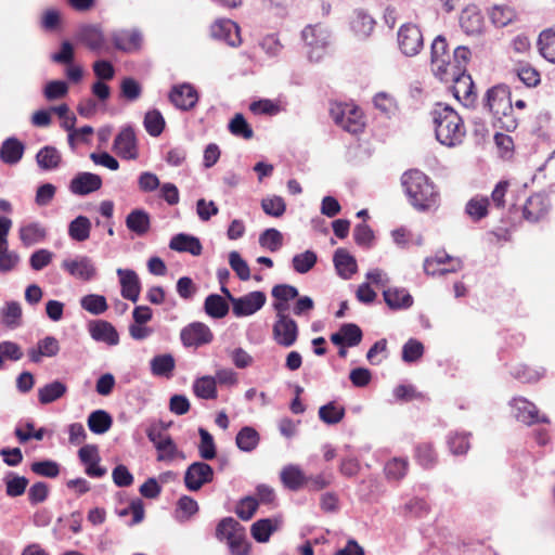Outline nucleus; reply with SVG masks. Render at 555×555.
I'll return each mask as SVG.
<instances>
[{
  "instance_id": "1",
  "label": "nucleus",
  "mask_w": 555,
  "mask_h": 555,
  "mask_svg": "<svg viewBox=\"0 0 555 555\" xmlns=\"http://www.w3.org/2000/svg\"><path fill=\"white\" fill-rule=\"evenodd\" d=\"M402 186L411 205L425 211L438 206L439 193L430 179L420 170H409L401 178Z\"/></svg>"
},
{
  "instance_id": "2",
  "label": "nucleus",
  "mask_w": 555,
  "mask_h": 555,
  "mask_svg": "<svg viewBox=\"0 0 555 555\" xmlns=\"http://www.w3.org/2000/svg\"><path fill=\"white\" fill-rule=\"evenodd\" d=\"M435 125L436 139L446 146H455L462 143L466 129L462 117L453 107L437 103L431 112Z\"/></svg>"
},
{
  "instance_id": "3",
  "label": "nucleus",
  "mask_w": 555,
  "mask_h": 555,
  "mask_svg": "<svg viewBox=\"0 0 555 555\" xmlns=\"http://www.w3.org/2000/svg\"><path fill=\"white\" fill-rule=\"evenodd\" d=\"M301 38L309 60L312 62L322 60L331 42L330 30L321 24L308 25L302 29Z\"/></svg>"
},
{
  "instance_id": "4",
  "label": "nucleus",
  "mask_w": 555,
  "mask_h": 555,
  "mask_svg": "<svg viewBox=\"0 0 555 555\" xmlns=\"http://www.w3.org/2000/svg\"><path fill=\"white\" fill-rule=\"evenodd\" d=\"M330 115L334 122L350 133H359L364 127V119L361 109L350 103H332Z\"/></svg>"
},
{
  "instance_id": "5",
  "label": "nucleus",
  "mask_w": 555,
  "mask_h": 555,
  "mask_svg": "<svg viewBox=\"0 0 555 555\" xmlns=\"http://www.w3.org/2000/svg\"><path fill=\"white\" fill-rule=\"evenodd\" d=\"M297 322L288 312H275V321L272 327L273 339L282 347H292L298 338Z\"/></svg>"
},
{
  "instance_id": "6",
  "label": "nucleus",
  "mask_w": 555,
  "mask_h": 555,
  "mask_svg": "<svg viewBox=\"0 0 555 555\" xmlns=\"http://www.w3.org/2000/svg\"><path fill=\"white\" fill-rule=\"evenodd\" d=\"M444 82H453L454 96L464 103L465 106H470L476 100L474 92V81L466 72H447L446 78H439Z\"/></svg>"
},
{
  "instance_id": "7",
  "label": "nucleus",
  "mask_w": 555,
  "mask_h": 555,
  "mask_svg": "<svg viewBox=\"0 0 555 555\" xmlns=\"http://www.w3.org/2000/svg\"><path fill=\"white\" fill-rule=\"evenodd\" d=\"M398 46L405 56H415L424 46L423 34L417 25L403 24L398 30Z\"/></svg>"
},
{
  "instance_id": "8",
  "label": "nucleus",
  "mask_w": 555,
  "mask_h": 555,
  "mask_svg": "<svg viewBox=\"0 0 555 555\" xmlns=\"http://www.w3.org/2000/svg\"><path fill=\"white\" fill-rule=\"evenodd\" d=\"M431 70L437 78H446L450 66L448 43L443 36H437L430 47Z\"/></svg>"
},
{
  "instance_id": "9",
  "label": "nucleus",
  "mask_w": 555,
  "mask_h": 555,
  "mask_svg": "<svg viewBox=\"0 0 555 555\" xmlns=\"http://www.w3.org/2000/svg\"><path fill=\"white\" fill-rule=\"evenodd\" d=\"M214 469L205 462H194L185 470L184 485L190 491H198L204 485L212 481Z\"/></svg>"
},
{
  "instance_id": "10",
  "label": "nucleus",
  "mask_w": 555,
  "mask_h": 555,
  "mask_svg": "<svg viewBox=\"0 0 555 555\" xmlns=\"http://www.w3.org/2000/svg\"><path fill=\"white\" fill-rule=\"evenodd\" d=\"M485 106L492 113L493 117L505 115L506 112H513V105L509 92L504 86H495L486 93Z\"/></svg>"
},
{
  "instance_id": "11",
  "label": "nucleus",
  "mask_w": 555,
  "mask_h": 555,
  "mask_svg": "<svg viewBox=\"0 0 555 555\" xmlns=\"http://www.w3.org/2000/svg\"><path fill=\"white\" fill-rule=\"evenodd\" d=\"M170 103L178 109L188 112L198 102V92L188 82L172 86L168 94Z\"/></svg>"
},
{
  "instance_id": "12",
  "label": "nucleus",
  "mask_w": 555,
  "mask_h": 555,
  "mask_svg": "<svg viewBox=\"0 0 555 555\" xmlns=\"http://www.w3.org/2000/svg\"><path fill=\"white\" fill-rule=\"evenodd\" d=\"M266 301L267 297L263 292H250L233 300V314L237 318L251 315L259 311L264 306Z\"/></svg>"
},
{
  "instance_id": "13",
  "label": "nucleus",
  "mask_w": 555,
  "mask_h": 555,
  "mask_svg": "<svg viewBox=\"0 0 555 555\" xmlns=\"http://www.w3.org/2000/svg\"><path fill=\"white\" fill-rule=\"evenodd\" d=\"M113 150L125 159H135L138 157L137 137L131 126H126L119 131L114 140Z\"/></svg>"
},
{
  "instance_id": "14",
  "label": "nucleus",
  "mask_w": 555,
  "mask_h": 555,
  "mask_svg": "<svg viewBox=\"0 0 555 555\" xmlns=\"http://www.w3.org/2000/svg\"><path fill=\"white\" fill-rule=\"evenodd\" d=\"M61 267L72 276L82 281H90L96 274V268L93 261L87 256H77L73 259H64Z\"/></svg>"
},
{
  "instance_id": "15",
  "label": "nucleus",
  "mask_w": 555,
  "mask_h": 555,
  "mask_svg": "<svg viewBox=\"0 0 555 555\" xmlns=\"http://www.w3.org/2000/svg\"><path fill=\"white\" fill-rule=\"evenodd\" d=\"M180 338L185 347H199L212 340L210 328L201 322H194L182 328Z\"/></svg>"
},
{
  "instance_id": "16",
  "label": "nucleus",
  "mask_w": 555,
  "mask_h": 555,
  "mask_svg": "<svg viewBox=\"0 0 555 555\" xmlns=\"http://www.w3.org/2000/svg\"><path fill=\"white\" fill-rule=\"evenodd\" d=\"M101 186L100 176L92 172H79L72 179L69 191L75 195L85 196L100 190Z\"/></svg>"
},
{
  "instance_id": "17",
  "label": "nucleus",
  "mask_w": 555,
  "mask_h": 555,
  "mask_svg": "<svg viewBox=\"0 0 555 555\" xmlns=\"http://www.w3.org/2000/svg\"><path fill=\"white\" fill-rule=\"evenodd\" d=\"M90 336L95 341L116 346L119 343V335L116 328L105 320H94L88 324Z\"/></svg>"
},
{
  "instance_id": "18",
  "label": "nucleus",
  "mask_w": 555,
  "mask_h": 555,
  "mask_svg": "<svg viewBox=\"0 0 555 555\" xmlns=\"http://www.w3.org/2000/svg\"><path fill=\"white\" fill-rule=\"evenodd\" d=\"M121 286V296L132 302L139 300L141 284L138 274L131 269H117Z\"/></svg>"
},
{
  "instance_id": "19",
  "label": "nucleus",
  "mask_w": 555,
  "mask_h": 555,
  "mask_svg": "<svg viewBox=\"0 0 555 555\" xmlns=\"http://www.w3.org/2000/svg\"><path fill=\"white\" fill-rule=\"evenodd\" d=\"M363 337L362 330L354 323H345L339 331L331 335V341L336 346L356 347Z\"/></svg>"
},
{
  "instance_id": "20",
  "label": "nucleus",
  "mask_w": 555,
  "mask_h": 555,
  "mask_svg": "<svg viewBox=\"0 0 555 555\" xmlns=\"http://www.w3.org/2000/svg\"><path fill=\"white\" fill-rule=\"evenodd\" d=\"M76 39L86 44L91 51L99 52L104 49L105 38L98 25H83L79 27Z\"/></svg>"
},
{
  "instance_id": "21",
  "label": "nucleus",
  "mask_w": 555,
  "mask_h": 555,
  "mask_svg": "<svg viewBox=\"0 0 555 555\" xmlns=\"http://www.w3.org/2000/svg\"><path fill=\"white\" fill-rule=\"evenodd\" d=\"M271 295L274 298L272 308L275 312H288L289 301L299 296L298 289L289 284H278L273 286Z\"/></svg>"
},
{
  "instance_id": "22",
  "label": "nucleus",
  "mask_w": 555,
  "mask_h": 555,
  "mask_svg": "<svg viewBox=\"0 0 555 555\" xmlns=\"http://www.w3.org/2000/svg\"><path fill=\"white\" fill-rule=\"evenodd\" d=\"M112 41L117 50L130 52L137 50L141 46L142 36L140 31L133 30H116L112 34Z\"/></svg>"
},
{
  "instance_id": "23",
  "label": "nucleus",
  "mask_w": 555,
  "mask_h": 555,
  "mask_svg": "<svg viewBox=\"0 0 555 555\" xmlns=\"http://www.w3.org/2000/svg\"><path fill=\"white\" fill-rule=\"evenodd\" d=\"M513 405L517 410L516 417L522 423H548L547 417L544 415L540 417L537 406L527 399H514Z\"/></svg>"
},
{
  "instance_id": "24",
  "label": "nucleus",
  "mask_w": 555,
  "mask_h": 555,
  "mask_svg": "<svg viewBox=\"0 0 555 555\" xmlns=\"http://www.w3.org/2000/svg\"><path fill=\"white\" fill-rule=\"evenodd\" d=\"M169 248L179 253H190L193 256H199L203 250L199 240L185 233L175 235L169 242Z\"/></svg>"
},
{
  "instance_id": "25",
  "label": "nucleus",
  "mask_w": 555,
  "mask_h": 555,
  "mask_svg": "<svg viewBox=\"0 0 555 555\" xmlns=\"http://www.w3.org/2000/svg\"><path fill=\"white\" fill-rule=\"evenodd\" d=\"M126 227L138 236H144L151 228L150 215L140 208L131 210L126 217Z\"/></svg>"
},
{
  "instance_id": "26",
  "label": "nucleus",
  "mask_w": 555,
  "mask_h": 555,
  "mask_svg": "<svg viewBox=\"0 0 555 555\" xmlns=\"http://www.w3.org/2000/svg\"><path fill=\"white\" fill-rule=\"evenodd\" d=\"M24 144L16 138L5 139L0 147V159L7 165H16L23 157Z\"/></svg>"
},
{
  "instance_id": "27",
  "label": "nucleus",
  "mask_w": 555,
  "mask_h": 555,
  "mask_svg": "<svg viewBox=\"0 0 555 555\" xmlns=\"http://www.w3.org/2000/svg\"><path fill=\"white\" fill-rule=\"evenodd\" d=\"M460 25L467 35H477L482 30L483 17L476 7H468L461 13Z\"/></svg>"
},
{
  "instance_id": "28",
  "label": "nucleus",
  "mask_w": 555,
  "mask_h": 555,
  "mask_svg": "<svg viewBox=\"0 0 555 555\" xmlns=\"http://www.w3.org/2000/svg\"><path fill=\"white\" fill-rule=\"evenodd\" d=\"M383 296L390 309H406L413 305V298L405 288H387L383 292Z\"/></svg>"
},
{
  "instance_id": "29",
  "label": "nucleus",
  "mask_w": 555,
  "mask_h": 555,
  "mask_svg": "<svg viewBox=\"0 0 555 555\" xmlns=\"http://www.w3.org/2000/svg\"><path fill=\"white\" fill-rule=\"evenodd\" d=\"M333 261L337 273L343 279H349L357 271L356 259L344 248H338L334 253Z\"/></svg>"
},
{
  "instance_id": "30",
  "label": "nucleus",
  "mask_w": 555,
  "mask_h": 555,
  "mask_svg": "<svg viewBox=\"0 0 555 555\" xmlns=\"http://www.w3.org/2000/svg\"><path fill=\"white\" fill-rule=\"evenodd\" d=\"M375 26L374 18L363 10H356L351 18V29L359 38H366Z\"/></svg>"
},
{
  "instance_id": "31",
  "label": "nucleus",
  "mask_w": 555,
  "mask_h": 555,
  "mask_svg": "<svg viewBox=\"0 0 555 555\" xmlns=\"http://www.w3.org/2000/svg\"><path fill=\"white\" fill-rule=\"evenodd\" d=\"M46 235L47 231L39 222H30L20 229V240L26 247L43 241Z\"/></svg>"
},
{
  "instance_id": "32",
  "label": "nucleus",
  "mask_w": 555,
  "mask_h": 555,
  "mask_svg": "<svg viewBox=\"0 0 555 555\" xmlns=\"http://www.w3.org/2000/svg\"><path fill=\"white\" fill-rule=\"evenodd\" d=\"M546 212L547 204L541 195L530 196L524 206V217L531 222L539 221Z\"/></svg>"
},
{
  "instance_id": "33",
  "label": "nucleus",
  "mask_w": 555,
  "mask_h": 555,
  "mask_svg": "<svg viewBox=\"0 0 555 555\" xmlns=\"http://www.w3.org/2000/svg\"><path fill=\"white\" fill-rule=\"evenodd\" d=\"M67 391V386L61 380H54L38 389V400L41 404L52 403L62 398Z\"/></svg>"
},
{
  "instance_id": "34",
  "label": "nucleus",
  "mask_w": 555,
  "mask_h": 555,
  "mask_svg": "<svg viewBox=\"0 0 555 555\" xmlns=\"http://www.w3.org/2000/svg\"><path fill=\"white\" fill-rule=\"evenodd\" d=\"M281 480L293 491L300 489L307 482V478L297 465L285 466L281 472Z\"/></svg>"
},
{
  "instance_id": "35",
  "label": "nucleus",
  "mask_w": 555,
  "mask_h": 555,
  "mask_svg": "<svg viewBox=\"0 0 555 555\" xmlns=\"http://www.w3.org/2000/svg\"><path fill=\"white\" fill-rule=\"evenodd\" d=\"M91 221L86 216H78L68 224V235L76 242H85L90 236Z\"/></svg>"
},
{
  "instance_id": "36",
  "label": "nucleus",
  "mask_w": 555,
  "mask_h": 555,
  "mask_svg": "<svg viewBox=\"0 0 555 555\" xmlns=\"http://www.w3.org/2000/svg\"><path fill=\"white\" fill-rule=\"evenodd\" d=\"M279 528V521L270 518L259 519L253 524L250 532L253 538L260 543L269 541L270 535Z\"/></svg>"
},
{
  "instance_id": "37",
  "label": "nucleus",
  "mask_w": 555,
  "mask_h": 555,
  "mask_svg": "<svg viewBox=\"0 0 555 555\" xmlns=\"http://www.w3.org/2000/svg\"><path fill=\"white\" fill-rule=\"evenodd\" d=\"M260 437L258 431L250 427L244 426L236 435V447L243 452H251L259 443Z\"/></svg>"
},
{
  "instance_id": "38",
  "label": "nucleus",
  "mask_w": 555,
  "mask_h": 555,
  "mask_svg": "<svg viewBox=\"0 0 555 555\" xmlns=\"http://www.w3.org/2000/svg\"><path fill=\"white\" fill-rule=\"evenodd\" d=\"M87 423L89 429L92 433L96 435H102L105 434L111 428L113 424V418L106 411L95 410L92 413H90Z\"/></svg>"
},
{
  "instance_id": "39",
  "label": "nucleus",
  "mask_w": 555,
  "mask_h": 555,
  "mask_svg": "<svg viewBox=\"0 0 555 555\" xmlns=\"http://www.w3.org/2000/svg\"><path fill=\"white\" fill-rule=\"evenodd\" d=\"M38 166L43 170L56 169L61 163V154L54 146H43L36 155Z\"/></svg>"
},
{
  "instance_id": "40",
  "label": "nucleus",
  "mask_w": 555,
  "mask_h": 555,
  "mask_svg": "<svg viewBox=\"0 0 555 555\" xmlns=\"http://www.w3.org/2000/svg\"><path fill=\"white\" fill-rule=\"evenodd\" d=\"M205 312L215 319H221L229 312V305L223 297L218 294H210L204 302Z\"/></svg>"
},
{
  "instance_id": "41",
  "label": "nucleus",
  "mask_w": 555,
  "mask_h": 555,
  "mask_svg": "<svg viewBox=\"0 0 555 555\" xmlns=\"http://www.w3.org/2000/svg\"><path fill=\"white\" fill-rule=\"evenodd\" d=\"M540 54L555 64V31L552 28L544 29L538 38Z\"/></svg>"
},
{
  "instance_id": "42",
  "label": "nucleus",
  "mask_w": 555,
  "mask_h": 555,
  "mask_svg": "<svg viewBox=\"0 0 555 555\" xmlns=\"http://www.w3.org/2000/svg\"><path fill=\"white\" fill-rule=\"evenodd\" d=\"M5 485V493L8 496L16 498L24 494L29 480L24 476H18L13 472H9L3 478Z\"/></svg>"
},
{
  "instance_id": "43",
  "label": "nucleus",
  "mask_w": 555,
  "mask_h": 555,
  "mask_svg": "<svg viewBox=\"0 0 555 555\" xmlns=\"http://www.w3.org/2000/svg\"><path fill=\"white\" fill-rule=\"evenodd\" d=\"M244 527L233 517H225L219 521L216 528V538L220 541L232 539L238 532L244 531Z\"/></svg>"
},
{
  "instance_id": "44",
  "label": "nucleus",
  "mask_w": 555,
  "mask_h": 555,
  "mask_svg": "<svg viewBox=\"0 0 555 555\" xmlns=\"http://www.w3.org/2000/svg\"><path fill=\"white\" fill-rule=\"evenodd\" d=\"M193 391L201 399H216L217 387L215 377L202 376L197 378L193 384Z\"/></svg>"
},
{
  "instance_id": "45",
  "label": "nucleus",
  "mask_w": 555,
  "mask_h": 555,
  "mask_svg": "<svg viewBox=\"0 0 555 555\" xmlns=\"http://www.w3.org/2000/svg\"><path fill=\"white\" fill-rule=\"evenodd\" d=\"M80 306L83 310L93 315H100L104 313L108 308L106 298L103 295L98 294H89L81 297Z\"/></svg>"
},
{
  "instance_id": "46",
  "label": "nucleus",
  "mask_w": 555,
  "mask_h": 555,
  "mask_svg": "<svg viewBox=\"0 0 555 555\" xmlns=\"http://www.w3.org/2000/svg\"><path fill=\"white\" fill-rule=\"evenodd\" d=\"M151 371L155 376H169L175 369V359L171 354L165 353L155 356L151 360Z\"/></svg>"
},
{
  "instance_id": "47",
  "label": "nucleus",
  "mask_w": 555,
  "mask_h": 555,
  "mask_svg": "<svg viewBox=\"0 0 555 555\" xmlns=\"http://www.w3.org/2000/svg\"><path fill=\"white\" fill-rule=\"evenodd\" d=\"M143 125L151 137H158L165 128V119L158 109H152L146 112Z\"/></svg>"
},
{
  "instance_id": "48",
  "label": "nucleus",
  "mask_w": 555,
  "mask_h": 555,
  "mask_svg": "<svg viewBox=\"0 0 555 555\" xmlns=\"http://www.w3.org/2000/svg\"><path fill=\"white\" fill-rule=\"evenodd\" d=\"M318 256L312 250L296 254L292 259L294 270L299 274L309 272L317 263Z\"/></svg>"
},
{
  "instance_id": "49",
  "label": "nucleus",
  "mask_w": 555,
  "mask_h": 555,
  "mask_svg": "<svg viewBox=\"0 0 555 555\" xmlns=\"http://www.w3.org/2000/svg\"><path fill=\"white\" fill-rule=\"evenodd\" d=\"M198 512V504L197 502L189 496V495H182L178 502H177V519L180 521L189 520L193 515H195Z\"/></svg>"
},
{
  "instance_id": "50",
  "label": "nucleus",
  "mask_w": 555,
  "mask_h": 555,
  "mask_svg": "<svg viewBox=\"0 0 555 555\" xmlns=\"http://www.w3.org/2000/svg\"><path fill=\"white\" fill-rule=\"evenodd\" d=\"M259 244L272 253L278 251L283 245V235L276 229H267L260 234Z\"/></svg>"
},
{
  "instance_id": "51",
  "label": "nucleus",
  "mask_w": 555,
  "mask_h": 555,
  "mask_svg": "<svg viewBox=\"0 0 555 555\" xmlns=\"http://www.w3.org/2000/svg\"><path fill=\"white\" fill-rule=\"evenodd\" d=\"M22 308L17 301H10L2 310V322L10 328L21 325Z\"/></svg>"
},
{
  "instance_id": "52",
  "label": "nucleus",
  "mask_w": 555,
  "mask_h": 555,
  "mask_svg": "<svg viewBox=\"0 0 555 555\" xmlns=\"http://www.w3.org/2000/svg\"><path fill=\"white\" fill-rule=\"evenodd\" d=\"M345 416V409L336 406L334 402L322 405L319 409V417L328 425L339 423Z\"/></svg>"
},
{
  "instance_id": "53",
  "label": "nucleus",
  "mask_w": 555,
  "mask_h": 555,
  "mask_svg": "<svg viewBox=\"0 0 555 555\" xmlns=\"http://www.w3.org/2000/svg\"><path fill=\"white\" fill-rule=\"evenodd\" d=\"M229 130L232 134L236 137H242L246 140L251 139L254 135V131L249 124L246 121L245 117L237 113L229 122Z\"/></svg>"
},
{
  "instance_id": "54",
  "label": "nucleus",
  "mask_w": 555,
  "mask_h": 555,
  "mask_svg": "<svg viewBox=\"0 0 555 555\" xmlns=\"http://www.w3.org/2000/svg\"><path fill=\"white\" fill-rule=\"evenodd\" d=\"M515 18V11L506 5H494L490 11V20L498 27H504Z\"/></svg>"
},
{
  "instance_id": "55",
  "label": "nucleus",
  "mask_w": 555,
  "mask_h": 555,
  "mask_svg": "<svg viewBox=\"0 0 555 555\" xmlns=\"http://www.w3.org/2000/svg\"><path fill=\"white\" fill-rule=\"evenodd\" d=\"M470 50L465 46H459L453 52V61H450V66L447 72H466V66L470 60Z\"/></svg>"
},
{
  "instance_id": "56",
  "label": "nucleus",
  "mask_w": 555,
  "mask_h": 555,
  "mask_svg": "<svg viewBox=\"0 0 555 555\" xmlns=\"http://www.w3.org/2000/svg\"><path fill=\"white\" fill-rule=\"evenodd\" d=\"M198 434L201 437V443L198 446V452L203 460H212L216 456V446L212 436L205 429L199 428Z\"/></svg>"
},
{
  "instance_id": "57",
  "label": "nucleus",
  "mask_w": 555,
  "mask_h": 555,
  "mask_svg": "<svg viewBox=\"0 0 555 555\" xmlns=\"http://www.w3.org/2000/svg\"><path fill=\"white\" fill-rule=\"evenodd\" d=\"M229 264L240 280L248 281L250 279V269L238 251L233 250L229 254Z\"/></svg>"
},
{
  "instance_id": "58",
  "label": "nucleus",
  "mask_w": 555,
  "mask_h": 555,
  "mask_svg": "<svg viewBox=\"0 0 555 555\" xmlns=\"http://www.w3.org/2000/svg\"><path fill=\"white\" fill-rule=\"evenodd\" d=\"M470 434H460V433H452L450 434L448 438V446L450 448V451L455 454H465L469 449V438Z\"/></svg>"
},
{
  "instance_id": "59",
  "label": "nucleus",
  "mask_w": 555,
  "mask_h": 555,
  "mask_svg": "<svg viewBox=\"0 0 555 555\" xmlns=\"http://www.w3.org/2000/svg\"><path fill=\"white\" fill-rule=\"evenodd\" d=\"M263 211L272 217H281L286 210V204L281 196L273 195L261 201Z\"/></svg>"
},
{
  "instance_id": "60",
  "label": "nucleus",
  "mask_w": 555,
  "mask_h": 555,
  "mask_svg": "<svg viewBox=\"0 0 555 555\" xmlns=\"http://www.w3.org/2000/svg\"><path fill=\"white\" fill-rule=\"evenodd\" d=\"M408 465L406 459L395 457L386 464L385 474L389 479L399 480L406 474Z\"/></svg>"
},
{
  "instance_id": "61",
  "label": "nucleus",
  "mask_w": 555,
  "mask_h": 555,
  "mask_svg": "<svg viewBox=\"0 0 555 555\" xmlns=\"http://www.w3.org/2000/svg\"><path fill=\"white\" fill-rule=\"evenodd\" d=\"M30 469L35 474L47 478H55L60 474V465L52 460L34 462Z\"/></svg>"
},
{
  "instance_id": "62",
  "label": "nucleus",
  "mask_w": 555,
  "mask_h": 555,
  "mask_svg": "<svg viewBox=\"0 0 555 555\" xmlns=\"http://www.w3.org/2000/svg\"><path fill=\"white\" fill-rule=\"evenodd\" d=\"M424 353V346L416 339H409L402 347V360L406 363L417 361Z\"/></svg>"
},
{
  "instance_id": "63",
  "label": "nucleus",
  "mask_w": 555,
  "mask_h": 555,
  "mask_svg": "<svg viewBox=\"0 0 555 555\" xmlns=\"http://www.w3.org/2000/svg\"><path fill=\"white\" fill-rule=\"evenodd\" d=\"M68 92V86L63 80L49 81L43 89L44 98L48 101H54L65 96Z\"/></svg>"
},
{
  "instance_id": "64",
  "label": "nucleus",
  "mask_w": 555,
  "mask_h": 555,
  "mask_svg": "<svg viewBox=\"0 0 555 555\" xmlns=\"http://www.w3.org/2000/svg\"><path fill=\"white\" fill-rule=\"evenodd\" d=\"M545 179L550 182V188H555V151L545 160L534 175L533 180Z\"/></svg>"
}]
</instances>
